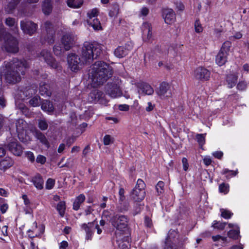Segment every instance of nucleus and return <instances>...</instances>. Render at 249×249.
Segmentation results:
<instances>
[{
	"instance_id": "f257e3e1",
	"label": "nucleus",
	"mask_w": 249,
	"mask_h": 249,
	"mask_svg": "<svg viewBox=\"0 0 249 249\" xmlns=\"http://www.w3.org/2000/svg\"><path fill=\"white\" fill-rule=\"evenodd\" d=\"M102 46L100 44L85 42L81 50V58L74 53L68 55L69 68L72 71H77L85 63L89 64L93 59L97 58L102 53Z\"/></svg>"
},
{
	"instance_id": "f03ea898",
	"label": "nucleus",
	"mask_w": 249,
	"mask_h": 249,
	"mask_svg": "<svg viewBox=\"0 0 249 249\" xmlns=\"http://www.w3.org/2000/svg\"><path fill=\"white\" fill-rule=\"evenodd\" d=\"M30 67L29 62L24 59L14 58L10 61H5L0 68L1 72L4 75L7 83L15 84L19 82L26 71Z\"/></svg>"
},
{
	"instance_id": "7ed1b4c3",
	"label": "nucleus",
	"mask_w": 249,
	"mask_h": 249,
	"mask_svg": "<svg viewBox=\"0 0 249 249\" xmlns=\"http://www.w3.org/2000/svg\"><path fill=\"white\" fill-rule=\"evenodd\" d=\"M112 69L104 61L95 62L89 73L92 82L95 86L103 85L112 75Z\"/></svg>"
},
{
	"instance_id": "20e7f679",
	"label": "nucleus",
	"mask_w": 249,
	"mask_h": 249,
	"mask_svg": "<svg viewBox=\"0 0 249 249\" xmlns=\"http://www.w3.org/2000/svg\"><path fill=\"white\" fill-rule=\"evenodd\" d=\"M4 40V48L9 53H16L19 51L18 42L16 38L8 33L4 28H0V40Z\"/></svg>"
},
{
	"instance_id": "39448f33",
	"label": "nucleus",
	"mask_w": 249,
	"mask_h": 249,
	"mask_svg": "<svg viewBox=\"0 0 249 249\" xmlns=\"http://www.w3.org/2000/svg\"><path fill=\"white\" fill-rule=\"evenodd\" d=\"M145 187L144 181L141 179H138L135 187L130 193V199L137 202L143 200L146 195Z\"/></svg>"
},
{
	"instance_id": "423d86ee",
	"label": "nucleus",
	"mask_w": 249,
	"mask_h": 249,
	"mask_svg": "<svg viewBox=\"0 0 249 249\" xmlns=\"http://www.w3.org/2000/svg\"><path fill=\"white\" fill-rule=\"evenodd\" d=\"M128 220L129 219L126 215L116 214L111 217L110 222L117 230L124 231L127 228Z\"/></svg>"
},
{
	"instance_id": "0eeeda50",
	"label": "nucleus",
	"mask_w": 249,
	"mask_h": 249,
	"mask_svg": "<svg viewBox=\"0 0 249 249\" xmlns=\"http://www.w3.org/2000/svg\"><path fill=\"white\" fill-rule=\"evenodd\" d=\"M7 143L4 144L5 148L16 156H20L23 153V148L17 140L13 137H9L6 140Z\"/></svg>"
},
{
	"instance_id": "6e6552de",
	"label": "nucleus",
	"mask_w": 249,
	"mask_h": 249,
	"mask_svg": "<svg viewBox=\"0 0 249 249\" xmlns=\"http://www.w3.org/2000/svg\"><path fill=\"white\" fill-rule=\"evenodd\" d=\"M44 28L46 31V35L41 38L42 44L47 42L49 45L53 44L55 40V31L53 24L49 21L44 23Z\"/></svg>"
},
{
	"instance_id": "1a4fd4ad",
	"label": "nucleus",
	"mask_w": 249,
	"mask_h": 249,
	"mask_svg": "<svg viewBox=\"0 0 249 249\" xmlns=\"http://www.w3.org/2000/svg\"><path fill=\"white\" fill-rule=\"evenodd\" d=\"M120 81L118 79L112 82H108L105 87V91L112 98H116L121 96L122 92L120 88Z\"/></svg>"
},
{
	"instance_id": "9d476101",
	"label": "nucleus",
	"mask_w": 249,
	"mask_h": 249,
	"mask_svg": "<svg viewBox=\"0 0 249 249\" xmlns=\"http://www.w3.org/2000/svg\"><path fill=\"white\" fill-rule=\"evenodd\" d=\"M20 25L23 33L30 36L35 34L38 28L37 24L29 20H21Z\"/></svg>"
},
{
	"instance_id": "9b49d317",
	"label": "nucleus",
	"mask_w": 249,
	"mask_h": 249,
	"mask_svg": "<svg viewBox=\"0 0 249 249\" xmlns=\"http://www.w3.org/2000/svg\"><path fill=\"white\" fill-rule=\"evenodd\" d=\"M38 57L40 60L44 61L51 67L53 69H57L58 64L55 59L53 57L50 52L47 50H43L38 54Z\"/></svg>"
},
{
	"instance_id": "f8f14e48",
	"label": "nucleus",
	"mask_w": 249,
	"mask_h": 249,
	"mask_svg": "<svg viewBox=\"0 0 249 249\" xmlns=\"http://www.w3.org/2000/svg\"><path fill=\"white\" fill-rule=\"evenodd\" d=\"M76 40V36L71 33H66L61 38V42L66 50H70L74 45Z\"/></svg>"
},
{
	"instance_id": "ddd939ff",
	"label": "nucleus",
	"mask_w": 249,
	"mask_h": 249,
	"mask_svg": "<svg viewBox=\"0 0 249 249\" xmlns=\"http://www.w3.org/2000/svg\"><path fill=\"white\" fill-rule=\"evenodd\" d=\"M104 93L102 91L98 89H93L89 94L88 100L91 103H96L99 102L100 104H104Z\"/></svg>"
},
{
	"instance_id": "4468645a",
	"label": "nucleus",
	"mask_w": 249,
	"mask_h": 249,
	"mask_svg": "<svg viewBox=\"0 0 249 249\" xmlns=\"http://www.w3.org/2000/svg\"><path fill=\"white\" fill-rule=\"evenodd\" d=\"M211 72L206 68L198 67L194 71V76L196 79L200 80H208L210 77Z\"/></svg>"
},
{
	"instance_id": "2eb2a0df",
	"label": "nucleus",
	"mask_w": 249,
	"mask_h": 249,
	"mask_svg": "<svg viewBox=\"0 0 249 249\" xmlns=\"http://www.w3.org/2000/svg\"><path fill=\"white\" fill-rule=\"evenodd\" d=\"M162 17L164 21L168 24H171L176 20V14L172 9L165 8L162 9Z\"/></svg>"
},
{
	"instance_id": "dca6fc26",
	"label": "nucleus",
	"mask_w": 249,
	"mask_h": 249,
	"mask_svg": "<svg viewBox=\"0 0 249 249\" xmlns=\"http://www.w3.org/2000/svg\"><path fill=\"white\" fill-rule=\"evenodd\" d=\"M156 92L159 96H164L165 95L167 94L166 97H169L171 95L170 86L168 83L162 82L160 84Z\"/></svg>"
},
{
	"instance_id": "f3484780",
	"label": "nucleus",
	"mask_w": 249,
	"mask_h": 249,
	"mask_svg": "<svg viewBox=\"0 0 249 249\" xmlns=\"http://www.w3.org/2000/svg\"><path fill=\"white\" fill-rule=\"evenodd\" d=\"M138 87L140 89L138 92L140 94L143 93L144 95H152L154 92V89L150 85L146 83H142L139 84Z\"/></svg>"
},
{
	"instance_id": "a211bd4d",
	"label": "nucleus",
	"mask_w": 249,
	"mask_h": 249,
	"mask_svg": "<svg viewBox=\"0 0 249 249\" xmlns=\"http://www.w3.org/2000/svg\"><path fill=\"white\" fill-rule=\"evenodd\" d=\"M129 49L126 46H119L114 50V54L118 58H123L128 54Z\"/></svg>"
},
{
	"instance_id": "6ab92c4d",
	"label": "nucleus",
	"mask_w": 249,
	"mask_h": 249,
	"mask_svg": "<svg viewBox=\"0 0 249 249\" xmlns=\"http://www.w3.org/2000/svg\"><path fill=\"white\" fill-rule=\"evenodd\" d=\"M52 90L49 84L44 82L40 84L39 93L43 96H50Z\"/></svg>"
},
{
	"instance_id": "aec40b11",
	"label": "nucleus",
	"mask_w": 249,
	"mask_h": 249,
	"mask_svg": "<svg viewBox=\"0 0 249 249\" xmlns=\"http://www.w3.org/2000/svg\"><path fill=\"white\" fill-rule=\"evenodd\" d=\"M41 108L44 111L49 113H53L54 111V108L53 103L48 100H42L41 102Z\"/></svg>"
},
{
	"instance_id": "412c9836",
	"label": "nucleus",
	"mask_w": 249,
	"mask_h": 249,
	"mask_svg": "<svg viewBox=\"0 0 249 249\" xmlns=\"http://www.w3.org/2000/svg\"><path fill=\"white\" fill-rule=\"evenodd\" d=\"M32 181L35 187L39 190L43 189L44 180L39 174H36L32 179Z\"/></svg>"
},
{
	"instance_id": "4be33fe9",
	"label": "nucleus",
	"mask_w": 249,
	"mask_h": 249,
	"mask_svg": "<svg viewBox=\"0 0 249 249\" xmlns=\"http://www.w3.org/2000/svg\"><path fill=\"white\" fill-rule=\"evenodd\" d=\"M143 36L144 41H149L152 37V28L148 23L144 24L143 28Z\"/></svg>"
},
{
	"instance_id": "5701e85b",
	"label": "nucleus",
	"mask_w": 249,
	"mask_h": 249,
	"mask_svg": "<svg viewBox=\"0 0 249 249\" xmlns=\"http://www.w3.org/2000/svg\"><path fill=\"white\" fill-rule=\"evenodd\" d=\"M94 223L93 222H89L88 224H83L82 225V228L84 229L86 232V239L87 240H91V236L93 233V231L91 228H93Z\"/></svg>"
},
{
	"instance_id": "b1692460",
	"label": "nucleus",
	"mask_w": 249,
	"mask_h": 249,
	"mask_svg": "<svg viewBox=\"0 0 249 249\" xmlns=\"http://www.w3.org/2000/svg\"><path fill=\"white\" fill-rule=\"evenodd\" d=\"M35 137L41 143L45 145L47 147L50 146L49 142L45 135L38 130L35 131Z\"/></svg>"
},
{
	"instance_id": "393cba45",
	"label": "nucleus",
	"mask_w": 249,
	"mask_h": 249,
	"mask_svg": "<svg viewBox=\"0 0 249 249\" xmlns=\"http://www.w3.org/2000/svg\"><path fill=\"white\" fill-rule=\"evenodd\" d=\"M228 55L226 53H224L222 52L219 51L217 54L215 59L216 63L217 64H218L219 66L224 65L227 61Z\"/></svg>"
},
{
	"instance_id": "a878e982",
	"label": "nucleus",
	"mask_w": 249,
	"mask_h": 249,
	"mask_svg": "<svg viewBox=\"0 0 249 249\" xmlns=\"http://www.w3.org/2000/svg\"><path fill=\"white\" fill-rule=\"evenodd\" d=\"M120 7L117 3H113L111 4L110 9L109 10L108 15L110 17L116 18L119 13Z\"/></svg>"
},
{
	"instance_id": "bb28decb",
	"label": "nucleus",
	"mask_w": 249,
	"mask_h": 249,
	"mask_svg": "<svg viewBox=\"0 0 249 249\" xmlns=\"http://www.w3.org/2000/svg\"><path fill=\"white\" fill-rule=\"evenodd\" d=\"M14 164V161L10 158H5L0 161V170L5 171L11 167Z\"/></svg>"
},
{
	"instance_id": "cd10ccee",
	"label": "nucleus",
	"mask_w": 249,
	"mask_h": 249,
	"mask_svg": "<svg viewBox=\"0 0 249 249\" xmlns=\"http://www.w3.org/2000/svg\"><path fill=\"white\" fill-rule=\"evenodd\" d=\"M18 133V137L19 140L23 143H28L31 139L30 136L27 134V132L25 130H22L17 132Z\"/></svg>"
},
{
	"instance_id": "c85d7f7f",
	"label": "nucleus",
	"mask_w": 249,
	"mask_h": 249,
	"mask_svg": "<svg viewBox=\"0 0 249 249\" xmlns=\"http://www.w3.org/2000/svg\"><path fill=\"white\" fill-rule=\"evenodd\" d=\"M85 196L83 194H80L76 197L73 203V209L74 210H78L81 204L85 201Z\"/></svg>"
},
{
	"instance_id": "c756f323",
	"label": "nucleus",
	"mask_w": 249,
	"mask_h": 249,
	"mask_svg": "<svg viewBox=\"0 0 249 249\" xmlns=\"http://www.w3.org/2000/svg\"><path fill=\"white\" fill-rule=\"evenodd\" d=\"M68 51L65 49L64 46L62 47L60 44H55L53 47V53L56 56H62Z\"/></svg>"
},
{
	"instance_id": "7c9ffc66",
	"label": "nucleus",
	"mask_w": 249,
	"mask_h": 249,
	"mask_svg": "<svg viewBox=\"0 0 249 249\" xmlns=\"http://www.w3.org/2000/svg\"><path fill=\"white\" fill-rule=\"evenodd\" d=\"M237 81V76L234 74H229L227 76L226 81L230 88L234 87Z\"/></svg>"
},
{
	"instance_id": "2f4dec72",
	"label": "nucleus",
	"mask_w": 249,
	"mask_h": 249,
	"mask_svg": "<svg viewBox=\"0 0 249 249\" xmlns=\"http://www.w3.org/2000/svg\"><path fill=\"white\" fill-rule=\"evenodd\" d=\"M42 7L43 12L45 15H48L51 13L52 11L51 1H43Z\"/></svg>"
},
{
	"instance_id": "473e14b6",
	"label": "nucleus",
	"mask_w": 249,
	"mask_h": 249,
	"mask_svg": "<svg viewBox=\"0 0 249 249\" xmlns=\"http://www.w3.org/2000/svg\"><path fill=\"white\" fill-rule=\"evenodd\" d=\"M67 5L72 8H79L83 4V0H67Z\"/></svg>"
},
{
	"instance_id": "72a5a7b5",
	"label": "nucleus",
	"mask_w": 249,
	"mask_h": 249,
	"mask_svg": "<svg viewBox=\"0 0 249 249\" xmlns=\"http://www.w3.org/2000/svg\"><path fill=\"white\" fill-rule=\"evenodd\" d=\"M87 22L88 24L92 26L95 30H99L101 28L100 21L97 18L89 19L88 20Z\"/></svg>"
},
{
	"instance_id": "f704fd0d",
	"label": "nucleus",
	"mask_w": 249,
	"mask_h": 249,
	"mask_svg": "<svg viewBox=\"0 0 249 249\" xmlns=\"http://www.w3.org/2000/svg\"><path fill=\"white\" fill-rule=\"evenodd\" d=\"M56 209L60 215L63 217L66 210V203L64 201H60L57 205Z\"/></svg>"
},
{
	"instance_id": "c9c22d12",
	"label": "nucleus",
	"mask_w": 249,
	"mask_h": 249,
	"mask_svg": "<svg viewBox=\"0 0 249 249\" xmlns=\"http://www.w3.org/2000/svg\"><path fill=\"white\" fill-rule=\"evenodd\" d=\"M231 46V42L230 41H226L224 42L220 49V52L224 53H226L229 55V51Z\"/></svg>"
},
{
	"instance_id": "e433bc0d",
	"label": "nucleus",
	"mask_w": 249,
	"mask_h": 249,
	"mask_svg": "<svg viewBox=\"0 0 249 249\" xmlns=\"http://www.w3.org/2000/svg\"><path fill=\"white\" fill-rule=\"evenodd\" d=\"M26 123L23 119H19L16 121V127L17 132L24 130L26 127Z\"/></svg>"
},
{
	"instance_id": "4c0bfd02",
	"label": "nucleus",
	"mask_w": 249,
	"mask_h": 249,
	"mask_svg": "<svg viewBox=\"0 0 249 249\" xmlns=\"http://www.w3.org/2000/svg\"><path fill=\"white\" fill-rule=\"evenodd\" d=\"M41 98L40 96L36 95L30 99L29 101V104L34 107H38L41 104Z\"/></svg>"
},
{
	"instance_id": "58836bf2",
	"label": "nucleus",
	"mask_w": 249,
	"mask_h": 249,
	"mask_svg": "<svg viewBox=\"0 0 249 249\" xmlns=\"http://www.w3.org/2000/svg\"><path fill=\"white\" fill-rule=\"evenodd\" d=\"M38 127L42 131H45L48 129V124L45 119H40L38 120Z\"/></svg>"
},
{
	"instance_id": "ea45409f",
	"label": "nucleus",
	"mask_w": 249,
	"mask_h": 249,
	"mask_svg": "<svg viewBox=\"0 0 249 249\" xmlns=\"http://www.w3.org/2000/svg\"><path fill=\"white\" fill-rule=\"evenodd\" d=\"M228 236L233 239H238L239 236V227L237 230H231L228 232Z\"/></svg>"
},
{
	"instance_id": "a19ab883",
	"label": "nucleus",
	"mask_w": 249,
	"mask_h": 249,
	"mask_svg": "<svg viewBox=\"0 0 249 249\" xmlns=\"http://www.w3.org/2000/svg\"><path fill=\"white\" fill-rule=\"evenodd\" d=\"M17 6V5L16 4L11 1L5 8V11L8 14L13 13Z\"/></svg>"
},
{
	"instance_id": "79ce46f5",
	"label": "nucleus",
	"mask_w": 249,
	"mask_h": 249,
	"mask_svg": "<svg viewBox=\"0 0 249 249\" xmlns=\"http://www.w3.org/2000/svg\"><path fill=\"white\" fill-rule=\"evenodd\" d=\"M206 134H197L196 139L199 144L202 146L205 143V136Z\"/></svg>"
},
{
	"instance_id": "37998d69",
	"label": "nucleus",
	"mask_w": 249,
	"mask_h": 249,
	"mask_svg": "<svg viewBox=\"0 0 249 249\" xmlns=\"http://www.w3.org/2000/svg\"><path fill=\"white\" fill-rule=\"evenodd\" d=\"M226 224V222H221L219 223L217 221H214L213 224L212 225L214 229H217L219 230H223L225 228V226Z\"/></svg>"
},
{
	"instance_id": "c03bdc74",
	"label": "nucleus",
	"mask_w": 249,
	"mask_h": 249,
	"mask_svg": "<svg viewBox=\"0 0 249 249\" xmlns=\"http://www.w3.org/2000/svg\"><path fill=\"white\" fill-rule=\"evenodd\" d=\"M114 138L109 135H106L104 137V144L107 145L114 142Z\"/></svg>"
},
{
	"instance_id": "a18cd8bd",
	"label": "nucleus",
	"mask_w": 249,
	"mask_h": 249,
	"mask_svg": "<svg viewBox=\"0 0 249 249\" xmlns=\"http://www.w3.org/2000/svg\"><path fill=\"white\" fill-rule=\"evenodd\" d=\"M220 211L221 212V216L226 219L231 218V216L232 215V213L227 210L222 209L220 210Z\"/></svg>"
},
{
	"instance_id": "49530a36",
	"label": "nucleus",
	"mask_w": 249,
	"mask_h": 249,
	"mask_svg": "<svg viewBox=\"0 0 249 249\" xmlns=\"http://www.w3.org/2000/svg\"><path fill=\"white\" fill-rule=\"evenodd\" d=\"M54 184L55 180L53 178H49L46 181V188L48 190L52 189L53 187Z\"/></svg>"
},
{
	"instance_id": "de8ad7c7",
	"label": "nucleus",
	"mask_w": 249,
	"mask_h": 249,
	"mask_svg": "<svg viewBox=\"0 0 249 249\" xmlns=\"http://www.w3.org/2000/svg\"><path fill=\"white\" fill-rule=\"evenodd\" d=\"M195 31L198 33H201L203 31V28L199 19H196L195 21Z\"/></svg>"
},
{
	"instance_id": "09e8293b",
	"label": "nucleus",
	"mask_w": 249,
	"mask_h": 249,
	"mask_svg": "<svg viewBox=\"0 0 249 249\" xmlns=\"http://www.w3.org/2000/svg\"><path fill=\"white\" fill-rule=\"evenodd\" d=\"M164 186V184L162 181H159L157 184L156 188L159 195L163 192Z\"/></svg>"
},
{
	"instance_id": "8fccbe9b",
	"label": "nucleus",
	"mask_w": 249,
	"mask_h": 249,
	"mask_svg": "<svg viewBox=\"0 0 249 249\" xmlns=\"http://www.w3.org/2000/svg\"><path fill=\"white\" fill-rule=\"evenodd\" d=\"M219 190L221 193L227 194L229 191V186L225 183H222L219 185Z\"/></svg>"
},
{
	"instance_id": "3c124183",
	"label": "nucleus",
	"mask_w": 249,
	"mask_h": 249,
	"mask_svg": "<svg viewBox=\"0 0 249 249\" xmlns=\"http://www.w3.org/2000/svg\"><path fill=\"white\" fill-rule=\"evenodd\" d=\"M144 225L146 227L151 228L153 226V223L151 219L148 216L144 217Z\"/></svg>"
},
{
	"instance_id": "603ef678",
	"label": "nucleus",
	"mask_w": 249,
	"mask_h": 249,
	"mask_svg": "<svg viewBox=\"0 0 249 249\" xmlns=\"http://www.w3.org/2000/svg\"><path fill=\"white\" fill-rule=\"evenodd\" d=\"M5 23L8 26H14L15 23V19L14 18L9 17L6 18Z\"/></svg>"
},
{
	"instance_id": "864d4df0",
	"label": "nucleus",
	"mask_w": 249,
	"mask_h": 249,
	"mask_svg": "<svg viewBox=\"0 0 249 249\" xmlns=\"http://www.w3.org/2000/svg\"><path fill=\"white\" fill-rule=\"evenodd\" d=\"M228 172H231V175H230V176H226L227 178H230L231 177V176H235L237 174V171H233L232 170H229L228 169H224L222 171V174L225 175V174H226L227 173H228Z\"/></svg>"
},
{
	"instance_id": "5fc2aeb1",
	"label": "nucleus",
	"mask_w": 249,
	"mask_h": 249,
	"mask_svg": "<svg viewBox=\"0 0 249 249\" xmlns=\"http://www.w3.org/2000/svg\"><path fill=\"white\" fill-rule=\"evenodd\" d=\"M98 12V11L97 9H93L89 13H88L89 19L96 18V17L97 15Z\"/></svg>"
},
{
	"instance_id": "6e6d98bb",
	"label": "nucleus",
	"mask_w": 249,
	"mask_h": 249,
	"mask_svg": "<svg viewBox=\"0 0 249 249\" xmlns=\"http://www.w3.org/2000/svg\"><path fill=\"white\" fill-rule=\"evenodd\" d=\"M26 157L29 160L33 162L35 161V156L33 152L31 151H28L25 153Z\"/></svg>"
},
{
	"instance_id": "4d7b16f0",
	"label": "nucleus",
	"mask_w": 249,
	"mask_h": 249,
	"mask_svg": "<svg viewBox=\"0 0 249 249\" xmlns=\"http://www.w3.org/2000/svg\"><path fill=\"white\" fill-rule=\"evenodd\" d=\"M247 88V84L246 82L241 81L239 82L237 85V88L240 90H245Z\"/></svg>"
},
{
	"instance_id": "13d9d810",
	"label": "nucleus",
	"mask_w": 249,
	"mask_h": 249,
	"mask_svg": "<svg viewBox=\"0 0 249 249\" xmlns=\"http://www.w3.org/2000/svg\"><path fill=\"white\" fill-rule=\"evenodd\" d=\"M36 161L43 164L46 162V158L42 155H39L36 158Z\"/></svg>"
},
{
	"instance_id": "bf43d9fd",
	"label": "nucleus",
	"mask_w": 249,
	"mask_h": 249,
	"mask_svg": "<svg viewBox=\"0 0 249 249\" xmlns=\"http://www.w3.org/2000/svg\"><path fill=\"white\" fill-rule=\"evenodd\" d=\"M166 240L164 249H178L175 245H173L172 243H170L167 239H166Z\"/></svg>"
},
{
	"instance_id": "052dcab7",
	"label": "nucleus",
	"mask_w": 249,
	"mask_h": 249,
	"mask_svg": "<svg viewBox=\"0 0 249 249\" xmlns=\"http://www.w3.org/2000/svg\"><path fill=\"white\" fill-rule=\"evenodd\" d=\"M32 91H33V89H27L23 92V94L27 98L31 97L33 95Z\"/></svg>"
},
{
	"instance_id": "680f3d73",
	"label": "nucleus",
	"mask_w": 249,
	"mask_h": 249,
	"mask_svg": "<svg viewBox=\"0 0 249 249\" xmlns=\"http://www.w3.org/2000/svg\"><path fill=\"white\" fill-rule=\"evenodd\" d=\"M124 190L123 188H121L119 190V194L120 196V201H123L125 199L124 196Z\"/></svg>"
},
{
	"instance_id": "e2e57ef3",
	"label": "nucleus",
	"mask_w": 249,
	"mask_h": 249,
	"mask_svg": "<svg viewBox=\"0 0 249 249\" xmlns=\"http://www.w3.org/2000/svg\"><path fill=\"white\" fill-rule=\"evenodd\" d=\"M182 162L183 164V169L184 171H187L188 168V163L187 159L186 158H183L182 159Z\"/></svg>"
},
{
	"instance_id": "0e129e2a",
	"label": "nucleus",
	"mask_w": 249,
	"mask_h": 249,
	"mask_svg": "<svg viewBox=\"0 0 249 249\" xmlns=\"http://www.w3.org/2000/svg\"><path fill=\"white\" fill-rule=\"evenodd\" d=\"M120 110L121 111H128L129 108V107L127 105H120L118 107Z\"/></svg>"
},
{
	"instance_id": "69168bd1",
	"label": "nucleus",
	"mask_w": 249,
	"mask_h": 249,
	"mask_svg": "<svg viewBox=\"0 0 249 249\" xmlns=\"http://www.w3.org/2000/svg\"><path fill=\"white\" fill-rule=\"evenodd\" d=\"M141 15L143 16H147L149 13V9L145 7H142L141 11Z\"/></svg>"
},
{
	"instance_id": "338daca9",
	"label": "nucleus",
	"mask_w": 249,
	"mask_h": 249,
	"mask_svg": "<svg viewBox=\"0 0 249 249\" xmlns=\"http://www.w3.org/2000/svg\"><path fill=\"white\" fill-rule=\"evenodd\" d=\"M68 246V243L66 241H63L61 243L59 246L60 249H66L67 247Z\"/></svg>"
},
{
	"instance_id": "774afa93",
	"label": "nucleus",
	"mask_w": 249,
	"mask_h": 249,
	"mask_svg": "<svg viewBox=\"0 0 249 249\" xmlns=\"http://www.w3.org/2000/svg\"><path fill=\"white\" fill-rule=\"evenodd\" d=\"M213 156L217 159H221L223 156V153L221 151H216L213 153Z\"/></svg>"
}]
</instances>
